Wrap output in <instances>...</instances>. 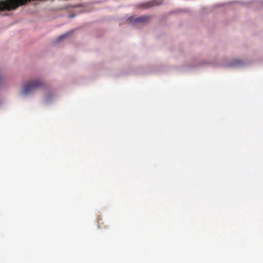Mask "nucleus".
<instances>
[{
  "instance_id": "2",
  "label": "nucleus",
  "mask_w": 263,
  "mask_h": 263,
  "mask_svg": "<svg viewBox=\"0 0 263 263\" xmlns=\"http://www.w3.org/2000/svg\"><path fill=\"white\" fill-rule=\"evenodd\" d=\"M149 20V17L147 16H143L137 17L134 20L135 23H145Z\"/></svg>"
},
{
  "instance_id": "1",
  "label": "nucleus",
  "mask_w": 263,
  "mask_h": 263,
  "mask_svg": "<svg viewBox=\"0 0 263 263\" xmlns=\"http://www.w3.org/2000/svg\"><path fill=\"white\" fill-rule=\"evenodd\" d=\"M43 85V83L41 80H36L29 82L28 84L24 86L22 92L24 95H27L31 92L36 90Z\"/></svg>"
},
{
  "instance_id": "4",
  "label": "nucleus",
  "mask_w": 263,
  "mask_h": 263,
  "mask_svg": "<svg viewBox=\"0 0 263 263\" xmlns=\"http://www.w3.org/2000/svg\"><path fill=\"white\" fill-rule=\"evenodd\" d=\"M68 34L69 33H66V34H63V35H61L59 38H58V41H61L64 39H65L66 37H67V36L68 35Z\"/></svg>"
},
{
  "instance_id": "3",
  "label": "nucleus",
  "mask_w": 263,
  "mask_h": 263,
  "mask_svg": "<svg viewBox=\"0 0 263 263\" xmlns=\"http://www.w3.org/2000/svg\"><path fill=\"white\" fill-rule=\"evenodd\" d=\"M241 64V62L238 60H234L232 63V66H239Z\"/></svg>"
}]
</instances>
